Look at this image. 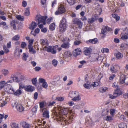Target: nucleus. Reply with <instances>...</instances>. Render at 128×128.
Segmentation results:
<instances>
[{"label": "nucleus", "instance_id": "nucleus-1", "mask_svg": "<svg viewBox=\"0 0 128 128\" xmlns=\"http://www.w3.org/2000/svg\"><path fill=\"white\" fill-rule=\"evenodd\" d=\"M60 30L61 32H64L66 28L67 25L66 24V19L63 18L61 21H60L59 25Z\"/></svg>", "mask_w": 128, "mask_h": 128}, {"label": "nucleus", "instance_id": "nucleus-2", "mask_svg": "<svg viewBox=\"0 0 128 128\" xmlns=\"http://www.w3.org/2000/svg\"><path fill=\"white\" fill-rule=\"evenodd\" d=\"M57 46H45L44 47V50L48 52H50L52 54H55L56 53V49L57 48Z\"/></svg>", "mask_w": 128, "mask_h": 128}, {"label": "nucleus", "instance_id": "nucleus-3", "mask_svg": "<svg viewBox=\"0 0 128 128\" xmlns=\"http://www.w3.org/2000/svg\"><path fill=\"white\" fill-rule=\"evenodd\" d=\"M64 55V59L66 61L68 62L70 60L72 54L69 51L65 52Z\"/></svg>", "mask_w": 128, "mask_h": 128}, {"label": "nucleus", "instance_id": "nucleus-4", "mask_svg": "<svg viewBox=\"0 0 128 128\" xmlns=\"http://www.w3.org/2000/svg\"><path fill=\"white\" fill-rule=\"evenodd\" d=\"M73 23L74 24H77L79 28H82L83 25V23L79 19L75 18L73 20Z\"/></svg>", "mask_w": 128, "mask_h": 128}, {"label": "nucleus", "instance_id": "nucleus-5", "mask_svg": "<svg viewBox=\"0 0 128 128\" xmlns=\"http://www.w3.org/2000/svg\"><path fill=\"white\" fill-rule=\"evenodd\" d=\"M40 110L41 112H43L42 115L43 117L46 118H49V112L46 108L40 109Z\"/></svg>", "mask_w": 128, "mask_h": 128}, {"label": "nucleus", "instance_id": "nucleus-6", "mask_svg": "<svg viewBox=\"0 0 128 128\" xmlns=\"http://www.w3.org/2000/svg\"><path fill=\"white\" fill-rule=\"evenodd\" d=\"M54 114L56 116L57 118H56L57 120L58 121H60L61 122L62 121L63 123L64 122L66 124H68L70 121V120H66L64 118L62 117H58L57 116H56L57 115V114L56 113H55Z\"/></svg>", "mask_w": 128, "mask_h": 128}, {"label": "nucleus", "instance_id": "nucleus-7", "mask_svg": "<svg viewBox=\"0 0 128 128\" xmlns=\"http://www.w3.org/2000/svg\"><path fill=\"white\" fill-rule=\"evenodd\" d=\"M65 11V8L63 6H60L58 9V10L55 12V14L57 15L59 14H62L64 13Z\"/></svg>", "mask_w": 128, "mask_h": 128}, {"label": "nucleus", "instance_id": "nucleus-8", "mask_svg": "<svg viewBox=\"0 0 128 128\" xmlns=\"http://www.w3.org/2000/svg\"><path fill=\"white\" fill-rule=\"evenodd\" d=\"M47 18L46 16H40L39 17L38 19V24H39L40 23H42L44 24H46L45 21Z\"/></svg>", "mask_w": 128, "mask_h": 128}, {"label": "nucleus", "instance_id": "nucleus-9", "mask_svg": "<svg viewBox=\"0 0 128 128\" xmlns=\"http://www.w3.org/2000/svg\"><path fill=\"white\" fill-rule=\"evenodd\" d=\"M122 93L121 92H116L113 94H109L110 98L112 99L115 98L118 96L122 95Z\"/></svg>", "mask_w": 128, "mask_h": 128}, {"label": "nucleus", "instance_id": "nucleus-10", "mask_svg": "<svg viewBox=\"0 0 128 128\" xmlns=\"http://www.w3.org/2000/svg\"><path fill=\"white\" fill-rule=\"evenodd\" d=\"M110 30V28L107 26H104L102 29L101 34L105 35L106 34V31H109Z\"/></svg>", "mask_w": 128, "mask_h": 128}, {"label": "nucleus", "instance_id": "nucleus-11", "mask_svg": "<svg viewBox=\"0 0 128 128\" xmlns=\"http://www.w3.org/2000/svg\"><path fill=\"white\" fill-rule=\"evenodd\" d=\"M81 50L80 48H78L75 49L73 52V54L75 56H77L81 53Z\"/></svg>", "mask_w": 128, "mask_h": 128}, {"label": "nucleus", "instance_id": "nucleus-12", "mask_svg": "<svg viewBox=\"0 0 128 128\" xmlns=\"http://www.w3.org/2000/svg\"><path fill=\"white\" fill-rule=\"evenodd\" d=\"M92 51V49L90 48H86L84 49V53L85 55L88 56L90 54Z\"/></svg>", "mask_w": 128, "mask_h": 128}, {"label": "nucleus", "instance_id": "nucleus-13", "mask_svg": "<svg viewBox=\"0 0 128 128\" xmlns=\"http://www.w3.org/2000/svg\"><path fill=\"white\" fill-rule=\"evenodd\" d=\"M116 68H119V66L118 65H115L114 66H111L110 67V70L112 73H115L117 71V69Z\"/></svg>", "mask_w": 128, "mask_h": 128}, {"label": "nucleus", "instance_id": "nucleus-14", "mask_svg": "<svg viewBox=\"0 0 128 128\" xmlns=\"http://www.w3.org/2000/svg\"><path fill=\"white\" fill-rule=\"evenodd\" d=\"M17 110L20 112H22L24 110V108L22 104H18L16 106Z\"/></svg>", "mask_w": 128, "mask_h": 128}, {"label": "nucleus", "instance_id": "nucleus-15", "mask_svg": "<svg viewBox=\"0 0 128 128\" xmlns=\"http://www.w3.org/2000/svg\"><path fill=\"white\" fill-rule=\"evenodd\" d=\"M34 87L31 86H26L25 88V90L28 92H32L34 90Z\"/></svg>", "mask_w": 128, "mask_h": 128}, {"label": "nucleus", "instance_id": "nucleus-16", "mask_svg": "<svg viewBox=\"0 0 128 128\" xmlns=\"http://www.w3.org/2000/svg\"><path fill=\"white\" fill-rule=\"evenodd\" d=\"M98 42V40L96 38H95L92 39L90 40L86 41V43L88 44L90 43L92 44H96Z\"/></svg>", "mask_w": 128, "mask_h": 128}, {"label": "nucleus", "instance_id": "nucleus-17", "mask_svg": "<svg viewBox=\"0 0 128 128\" xmlns=\"http://www.w3.org/2000/svg\"><path fill=\"white\" fill-rule=\"evenodd\" d=\"M70 44L69 42H68L63 43L61 46V47L65 49L68 48L70 47Z\"/></svg>", "mask_w": 128, "mask_h": 128}, {"label": "nucleus", "instance_id": "nucleus-18", "mask_svg": "<svg viewBox=\"0 0 128 128\" xmlns=\"http://www.w3.org/2000/svg\"><path fill=\"white\" fill-rule=\"evenodd\" d=\"M28 47L30 52L33 54L36 53V51L33 48V46L32 45H28Z\"/></svg>", "mask_w": 128, "mask_h": 128}, {"label": "nucleus", "instance_id": "nucleus-19", "mask_svg": "<svg viewBox=\"0 0 128 128\" xmlns=\"http://www.w3.org/2000/svg\"><path fill=\"white\" fill-rule=\"evenodd\" d=\"M17 23V21L16 20H14L10 22V24L12 26L13 29L16 30V24Z\"/></svg>", "mask_w": 128, "mask_h": 128}, {"label": "nucleus", "instance_id": "nucleus-20", "mask_svg": "<svg viewBox=\"0 0 128 128\" xmlns=\"http://www.w3.org/2000/svg\"><path fill=\"white\" fill-rule=\"evenodd\" d=\"M98 55L97 54L95 56H93L92 58V61H96L97 60L99 61L100 60V62H102V60L100 59L99 60V59L100 58H98Z\"/></svg>", "mask_w": 128, "mask_h": 128}, {"label": "nucleus", "instance_id": "nucleus-21", "mask_svg": "<svg viewBox=\"0 0 128 128\" xmlns=\"http://www.w3.org/2000/svg\"><path fill=\"white\" fill-rule=\"evenodd\" d=\"M37 24L36 22H32L29 28L31 30H33L36 27Z\"/></svg>", "mask_w": 128, "mask_h": 128}, {"label": "nucleus", "instance_id": "nucleus-22", "mask_svg": "<svg viewBox=\"0 0 128 128\" xmlns=\"http://www.w3.org/2000/svg\"><path fill=\"white\" fill-rule=\"evenodd\" d=\"M79 94L78 92L76 91L72 92L69 93V96L71 98H74Z\"/></svg>", "mask_w": 128, "mask_h": 128}, {"label": "nucleus", "instance_id": "nucleus-23", "mask_svg": "<svg viewBox=\"0 0 128 128\" xmlns=\"http://www.w3.org/2000/svg\"><path fill=\"white\" fill-rule=\"evenodd\" d=\"M21 124L22 125V126L24 128H29V125L26 122L23 121L22 122Z\"/></svg>", "mask_w": 128, "mask_h": 128}, {"label": "nucleus", "instance_id": "nucleus-24", "mask_svg": "<svg viewBox=\"0 0 128 128\" xmlns=\"http://www.w3.org/2000/svg\"><path fill=\"white\" fill-rule=\"evenodd\" d=\"M10 78L14 82H18V78L16 76L14 75H12L11 76Z\"/></svg>", "mask_w": 128, "mask_h": 128}, {"label": "nucleus", "instance_id": "nucleus-25", "mask_svg": "<svg viewBox=\"0 0 128 128\" xmlns=\"http://www.w3.org/2000/svg\"><path fill=\"white\" fill-rule=\"evenodd\" d=\"M40 42L42 45H46V46H48V43L46 40L45 41L44 40L42 39L40 40Z\"/></svg>", "mask_w": 128, "mask_h": 128}, {"label": "nucleus", "instance_id": "nucleus-26", "mask_svg": "<svg viewBox=\"0 0 128 128\" xmlns=\"http://www.w3.org/2000/svg\"><path fill=\"white\" fill-rule=\"evenodd\" d=\"M80 97L79 94L78 95V96H76L73 98L72 99V100L74 101H78L80 100Z\"/></svg>", "mask_w": 128, "mask_h": 128}, {"label": "nucleus", "instance_id": "nucleus-27", "mask_svg": "<svg viewBox=\"0 0 128 128\" xmlns=\"http://www.w3.org/2000/svg\"><path fill=\"white\" fill-rule=\"evenodd\" d=\"M16 18L18 20L23 21L24 20V16H22L20 15H16Z\"/></svg>", "mask_w": 128, "mask_h": 128}, {"label": "nucleus", "instance_id": "nucleus-28", "mask_svg": "<svg viewBox=\"0 0 128 128\" xmlns=\"http://www.w3.org/2000/svg\"><path fill=\"white\" fill-rule=\"evenodd\" d=\"M29 10L30 8H27L26 9L24 12V15L25 16H28L30 15V13Z\"/></svg>", "mask_w": 128, "mask_h": 128}, {"label": "nucleus", "instance_id": "nucleus-29", "mask_svg": "<svg viewBox=\"0 0 128 128\" xmlns=\"http://www.w3.org/2000/svg\"><path fill=\"white\" fill-rule=\"evenodd\" d=\"M6 84L5 81H3L0 82V90L3 88Z\"/></svg>", "mask_w": 128, "mask_h": 128}, {"label": "nucleus", "instance_id": "nucleus-30", "mask_svg": "<svg viewBox=\"0 0 128 128\" xmlns=\"http://www.w3.org/2000/svg\"><path fill=\"white\" fill-rule=\"evenodd\" d=\"M119 128H126L127 126L126 123H122L118 125Z\"/></svg>", "mask_w": 128, "mask_h": 128}, {"label": "nucleus", "instance_id": "nucleus-31", "mask_svg": "<svg viewBox=\"0 0 128 128\" xmlns=\"http://www.w3.org/2000/svg\"><path fill=\"white\" fill-rule=\"evenodd\" d=\"M116 56L118 59L121 58L123 57V55L120 52H118L116 54Z\"/></svg>", "mask_w": 128, "mask_h": 128}, {"label": "nucleus", "instance_id": "nucleus-32", "mask_svg": "<svg viewBox=\"0 0 128 128\" xmlns=\"http://www.w3.org/2000/svg\"><path fill=\"white\" fill-rule=\"evenodd\" d=\"M95 20H96L94 18H90L88 19V21L89 24H91L94 22Z\"/></svg>", "mask_w": 128, "mask_h": 128}, {"label": "nucleus", "instance_id": "nucleus-33", "mask_svg": "<svg viewBox=\"0 0 128 128\" xmlns=\"http://www.w3.org/2000/svg\"><path fill=\"white\" fill-rule=\"evenodd\" d=\"M61 112H62L63 114H66L68 113V110L67 108L62 109L61 110Z\"/></svg>", "mask_w": 128, "mask_h": 128}, {"label": "nucleus", "instance_id": "nucleus-34", "mask_svg": "<svg viewBox=\"0 0 128 128\" xmlns=\"http://www.w3.org/2000/svg\"><path fill=\"white\" fill-rule=\"evenodd\" d=\"M20 38V36L18 35H17L15 36L13 38H12V40H14V41H16L19 40Z\"/></svg>", "mask_w": 128, "mask_h": 128}, {"label": "nucleus", "instance_id": "nucleus-35", "mask_svg": "<svg viewBox=\"0 0 128 128\" xmlns=\"http://www.w3.org/2000/svg\"><path fill=\"white\" fill-rule=\"evenodd\" d=\"M10 126L12 128H18V124L15 122H12Z\"/></svg>", "mask_w": 128, "mask_h": 128}, {"label": "nucleus", "instance_id": "nucleus-36", "mask_svg": "<svg viewBox=\"0 0 128 128\" xmlns=\"http://www.w3.org/2000/svg\"><path fill=\"white\" fill-rule=\"evenodd\" d=\"M55 28V24L54 23H52L51 24L50 26V29L52 30H54Z\"/></svg>", "mask_w": 128, "mask_h": 128}, {"label": "nucleus", "instance_id": "nucleus-37", "mask_svg": "<svg viewBox=\"0 0 128 128\" xmlns=\"http://www.w3.org/2000/svg\"><path fill=\"white\" fill-rule=\"evenodd\" d=\"M22 93V91L21 90L18 89L17 90L16 92H14V95L16 96H19Z\"/></svg>", "mask_w": 128, "mask_h": 128}, {"label": "nucleus", "instance_id": "nucleus-38", "mask_svg": "<svg viewBox=\"0 0 128 128\" xmlns=\"http://www.w3.org/2000/svg\"><path fill=\"white\" fill-rule=\"evenodd\" d=\"M19 89L21 90L24 88L25 89V86L24 84L22 83H21L19 84Z\"/></svg>", "mask_w": 128, "mask_h": 128}, {"label": "nucleus", "instance_id": "nucleus-39", "mask_svg": "<svg viewBox=\"0 0 128 128\" xmlns=\"http://www.w3.org/2000/svg\"><path fill=\"white\" fill-rule=\"evenodd\" d=\"M121 38L122 40H126L128 38V35L126 34H121Z\"/></svg>", "mask_w": 128, "mask_h": 128}, {"label": "nucleus", "instance_id": "nucleus-40", "mask_svg": "<svg viewBox=\"0 0 128 128\" xmlns=\"http://www.w3.org/2000/svg\"><path fill=\"white\" fill-rule=\"evenodd\" d=\"M64 98L62 97H56V100L58 101H62L64 100Z\"/></svg>", "mask_w": 128, "mask_h": 128}, {"label": "nucleus", "instance_id": "nucleus-41", "mask_svg": "<svg viewBox=\"0 0 128 128\" xmlns=\"http://www.w3.org/2000/svg\"><path fill=\"white\" fill-rule=\"evenodd\" d=\"M108 89V88H107L106 87H103L100 88V90L101 92H103L106 91Z\"/></svg>", "mask_w": 128, "mask_h": 128}, {"label": "nucleus", "instance_id": "nucleus-42", "mask_svg": "<svg viewBox=\"0 0 128 128\" xmlns=\"http://www.w3.org/2000/svg\"><path fill=\"white\" fill-rule=\"evenodd\" d=\"M67 1L71 5H73L75 2V1L74 0H67Z\"/></svg>", "mask_w": 128, "mask_h": 128}, {"label": "nucleus", "instance_id": "nucleus-43", "mask_svg": "<svg viewBox=\"0 0 128 128\" xmlns=\"http://www.w3.org/2000/svg\"><path fill=\"white\" fill-rule=\"evenodd\" d=\"M125 79V77L124 76L122 78L120 77V84H122L125 82L124 80Z\"/></svg>", "mask_w": 128, "mask_h": 128}, {"label": "nucleus", "instance_id": "nucleus-44", "mask_svg": "<svg viewBox=\"0 0 128 128\" xmlns=\"http://www.w3.org/2000/svg\"><path fill=\"white\" fill-rule=\"evenodd\" d=\"M101 51L102 53H108L109 52V50L108 48H102Z\"/></svg>", "mask_w": 128, "mask_h": 128}, {"label": "nucleus", "instance_id": "nucleus-45", "mask_svg": "<svg viewBox=\"0 0 128 128\" xmlns=\"http://www.w3.org/2000/svg\"><path fill=\"white\" fill-rule=\"evenodd\" d=\"M2 74L4 76H6L8 74V71L6 70H2Z\"/></svg>", "mask_w": 128, "mask_h": 128}, {"label": "nucleus", "instance_id": "nucleus-46", "mask_svg": "<svg viewBox=\"0 0 128 128\" xmlns=\"http://www.w3.org/2000/svg\"><path fill=\"white\" fill-rule=\"evenodd\" d=\"M84 88L87 89H90L91 87L90 85L89 84H84Z\"/></svg>", "mask_w": 128, "mask_h": 128}, {"label": "nucleus", "instance_id": "nucleus-47", "mask_svg": "<svg viewBox=\"0 0 128 128\" xmlns=\"http://www.w3.org/2000/svg\"><path fill=\"white\" fill-rule=\"evenodd\" d=\"M12 86L10 84H7L6 85V89L7 91L8 92L9 90L12 88Z\"/></svg>", "mask_w": 128, "mask_h": 128}, {"label": "nucleus", "instance_id": "nucleus-48", "mask_svg": "<svg viewBox=\"0 0 128 128\" xmlns=\"http://www.w3.org/2000/svg\"><path fill=\"white\" fill-rule=\"evenodd\" d=\"M42 86L44 88H46L48 87V84L47 82H44L43 83Z\"/></svg>", "mask_w": 128, "mask_h": 128}, {"label": "nucleus", "instance_id": "nucleus-49", "mask_svg": "<svg viewBox=\"0 0 128 128\" xmlns=\"http://www.w3.org/2000/svg\"><path fill=\"white\" fill-rule=\"evenodd\" d=\"M44 104L43 102H41L40 103V109H43V108L44 107Z\"/></svg>", "mask_w": 128, "mask_h": 128}, {"label": "nucleus", "instance_id": "nucleus-50", "mask_svg": "<svg viewBox=\"0 0 128 128\" xmlns=\"http://www.w3.org/2000/svg\"><path fill=\"white\" fill-rule=\"evenodd\" d=\"M52 63L54 66H56L58 64V61L55 60H54L52 61Z\"/></svg>", "mask_w": 128, "mask_h": 128}, {"label": "nucleus", "instance_id": "nucleus-51", "mask_svg": "<svg viewBox=\"0 0 128 128\" xmlns=\"http://www.w3.org/2000/svg\"><path fill=\"white\" fill-rule=\"evenodd\" d=\"M38 81L40 83H43L46 82L45 80L41 78H40L38 79Z\"/></svg>", "mask_w": 128, "mask_h": 128}, {"label": "nucleus", "instance_id": "nucleus-52", "mask_svg": "<svg viewBox=\"0 0 128 128\" xmlns=\"http://www.w3.org/2000/svg\"><path fill=\"white\" fill-rule=\"evenodd\" d=\"M14 89L12 87V88L9 90L8 92L9 94H12L14 93Z\"/></svg>", "mask_w": 128, "mask_h": 128}, {"label": "nucleus", "instance_id": "nucleus-53", "mask_svg": "<svg viewBox=\"0 0 128 128\" xmlns=\"http://www.w3.org/2000/svg\"><path fill=\"white\" fill-rule=\"evenodd\" d=\"M26 44L25 42H22L21 44V47L23 48H24L26 46Z\"/></svg>", "mask_w": 128, "mask_h": 128}, {"label": "nucleus", "instance_id": "nucleus-54", "mask_svg": "<svg viewBox=\"0 0 128 128\" xmlns=\"http://www.w3.org/2000/svg\"><path fill=\"white\" fill-rule=\"evenodd\" d=\"M81 42L80 41L76 40L74 42V44L75 45H78L81 43Z\"/></svg>", "mask_w": 128, "mask_h": 128}, {"label": "nucleus", "instance_id": "nucleus-55", "mask_svg": "<svg viewBox=\"0 0 128 128\" xmlns=\"http://www.w3.org/2000/svg\"><path fill=\"white\" fill-rule=\"evenodd\" d=\"M23 56V59L24 60H27V58L28 57V56L26 55L25 53H24Z\"/></svg>", "mask_w": 128, "mask_h": 128}, {"label": "nucleus", "instance_id": "nucleus-56", "mask_svg": "<svg viewBox=\"0 0 128 128\" xmlns=\"http://www.w3.org/2000/svg\"><path fill=\"white\" fill-rule=\"evenodd\" d=\"M52 18L51 17L48 18L46 21L47 23L48 24H50L52 21Z\"/></svg>", "mask_w": 128, "mask_h": 128}, {"label": "nucleus", "instance_id": "nucleus-57", "mask_svg": "<svg viewBox=\"0 0 128 128\" xmlns=\"http://www.w3.org/2000/svg\"><path fill=\"white\" fill-rule=\"evenodd\" d=\"M36 78H34L32 79V83L34 85H35L36 82Z\"/></svg>", "mask_w": 128, "mask_h": 128}, {"label": "nucleus", "instance_id": "nucleus-58", "mask_svg": "<svg viewBox=\"0 0 128 128\" xmlns=\"http://www.w3.org/2000/svg\"><path fill=\"white\" fill-rule=\"evenodd\" d=\"M84 3L85 4L90 3L92 1V0H83Z\"/></svg>", "mask_w": 128, "mask_h": 128}, {"label": "nucleus", "instance_id": "nucleus-59", "mask_svg": "<svg viewBox=\"0 0 128 128\" xmlns=\"http://www.w3.org/2000/svg\"><path fill=\"white\" fill-rule=\"evenodd\" d=\"M34 39L32 38L29 40L28 41L29 45H32L34 41Z\"/></svg>", "mask_w": 128, "mask_h": 128}, {"label": "nucleus", "instance_id": "nucleus-60", "mask_svg": "<svg viewBox=\"0 0 128 128\" xmlns=\"http://www.w3.org/2000/svg\"><path fill=\"white\" fill-rule=\"evenodd\" d=\"M27 5V2L25 1H23L22 2V6L24 7L26 6Z\"/></svg>", "mask_w": 128, "mask_h": 128}, {"label": "nucleus", "instance_id": "nucleus-61", "mask_svg": "<svg viewBox=\"0 0 128 128\" xmlns=\"http://www.w3.org/2000/svg\"><path fill=\"white\" fill-rule=\"evenodd\" d=\"M112 118L110 116H108L106 117V120L107 121H110L112 120Z\"/></svg>", "mask_w": 128, "mask_h": 128}, {"label": "nucleus", "instance_id": "nucleus-62", "mask_svg": "<svg viewBox=\"0 0 128 128\" xmlns=\"http://www.w3.org/2000/svg\"><path fill=\"white\" fill-rule=\"evenodd\" d=\"M7 104V102L5 101H3L0 104V106L2 107Z\"/></svg>", "mask_w": 128, "mask_h": 128}, {"label": "nucleus", "instance_id": "nucleus-63", "mask_svg": "<svg viewBox=\"0 0 128 128\" xmlns=\"http://www.w3.org/2000/svg\"><path fill=\"white\" fill-rule=\"evenodd\" d=\"M115 76V74H113L111 76H110L109 78V80H112L114 78Z\"/></svg>", "mask_w": 128, "mask_h": 128}, {"label": "nucleus", "instance_id": "nucleus-64", "mask_svg": "<svg viewBox=\"0 0 128 128\" xmlns=\"http://www.w3.org/2000/svg\"><path fill=\"white\" fill-rule=\"evenodd\" d=\"M121 46L124 47L125 48H128V44H127L124 43L122 44Z\"/></svg>", "mask_w": 128, "mask_h": 128}]
</instances>
